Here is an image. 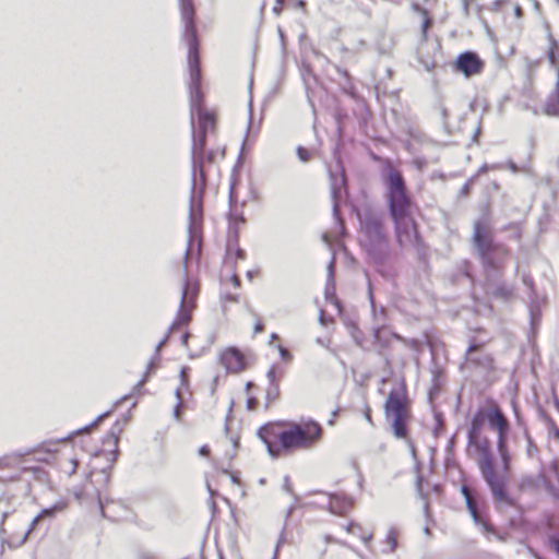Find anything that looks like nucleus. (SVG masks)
I'll use <instances>...</instances> for the list:
<instances>
[{
    "label": "nucleus",
    "mask_w": 559,
    "mask_h": 559,
    "mask_svg": "<svg viewBox=\"0 0 559 559\" xmlns=\"http://www.w3.org/2000/svg\"><path fill=\"white\" fill-rule=\"evenodd\" d=\"M472 247L484 271L486 293L495 299L508 301L513 286L502 277L510 250L495 240L491 229L483 219H476L473 224Z\"/></svg>",
    "instance_id": "1"
},
{
    "label": "nucleus",
    "mask_w": 559,
    "mask_h": 559,
    "mask_svg": "<svg viewBox=\"0 0 559 559\" xmlns=\"http://www.w3.org/2000/svg\"><path fill=\"white\" fill-rule=\"evenodd\" d=\"M179 9L181 20L183 22L182 38L188 45V70H189V107L190 118L194 119V114L198 116V123L200 133H207L210 129L215 126V118L213 114L204 108V94L201 87L202 74L201 63L199 56V39L197 27L194 23L195 10L193 0H179Z\"/></svg>",
    "instance_id": "2"
},
{
    "label": "nucleus",
    "mask_w": 559,
    "mask_h": 559,
    "mask_svg": "<svg viewBox=\"0 0 559 559\" xmlns=\"http://www.w3.org/2000/svg\"><path fill=\"white\" fill-rule=\"evenodd\" d=\"M380 178L384 185V198L396 242L403 247L405 240H411L413 224H417L412 215L413 200L403 174L391 160H385L382 165Z\"/></svg>",
    "instance_id": "3"
},
{
    "label": "nucleus",
    "mask_w": 559,
    "mask_h": 559,
    "mask_svg": "<svg viewBox=\"0 0 559 559\" xmlns=\"http://www.w3.org/2000/svg\"><path fill=\"white\" fill-rule=\"evenodd\" d=\"M359 224V247L366 257L367 262L376 271L385 276V265L392 257L390 233L383 212L365 206L362 210H355Z\"/></svg>",
    "instance_id": "4"
},
{
    "label": "nucleus",
    "mask_w": 559,
    "mask_h": 559,
    "mask_svg": "<svg viewBox=\"0 0 559 559\" xmlns=\"http://www.w3.org/2000/svg\"><path fill=\"white\" fill-rule=\"evenodd\" d=\"M277 456L281 451H293L312 447L322 436V427L313 419L292 423L277 435Z\"/></svg>",
    "instance_id": "5"
},
{
    "label": "nucleus",
    "mask_w": 559,
    "mask_h": 559,
    "mask_svg": "<svg viewBox=\"0 0 559 559\" xmlns=\"http://www.w3.org/2000/svg\"><path fill=\"white\" fill-rule=\"evenodd\" d=\"M383 408L393 436L397 439H405L408 433L407 421L411 418V406L403 380L399 390L392 389L389 392Z\"/></svg>",
    "instance_id": "6"
},
{
    "label": "nucleus",
    "mask_w": 559,
    "mask_h": 559,
    "mask_svg": "<svg viewBox=\"0 0 559 559\" xmlns=\"http://www.w3.org/2000/svg\"><path fill=\"white\" fill-rule=\"evenodd\" d=\"M476 444L479 450L478 466L493 498L499 502L513 506L514 500L508 493L506 478L502 475H499L495 469V459L491 454L489 440L485 439L481 442L477 441Z\"/></svg>",
    "instance_id": "7"
},
{
    "label": "nucleus",
    "mask_w": 559,
    "mask_h": 559,
    "mask_svg": "<svg viewBox=\"0 0 559 559\" xmlns=\"http://www.w3.org/2000/svg\"><path fill=\"white\" fill-rule=\"evenodd\" d=\"M191 128V177H192V194L195 192V177L199 176L201 181L206 180V174L204 170V151L206 146L207 133H200L195 130L194 119H190Z\"/></svg>",
    "instance_id": "8"
},
{
    "label": "nucleus",
    "mask_w": 559,
    "mask_h": 559,
    "mask_svg": "<svg viewBox=\"0 0 559 559\" xmlns=\"http://www.w3.org/2000/svg\"><path fill=\"white\" fill-rule=\"evenodd\" d=\"M206 180L203 182L200 180L199 176L195 177V192L192 194V186L190 187V195H189V212H188V231H189V242L185 252V260H187V255L189 252V248L191 245V235L193 226L198 223V221L202 219V205H203V194L205 189Z\"/></svg>",
    "instance_id": "9"
},
{
    "label": "nucleus",
    "mask_w": 559,
    "mask_h": 559,
    "mask_svg": "<svg viewBox=\"0 0 559 559\" xmlns=\"http://www.w3.org/2000/svg\"><path fill=\"white\" fill-rule=\"evenodd\" d=\"M337 167L340 169V175L334 174L332 170H329L330 177V188H331V199H332V213L335 223L340 226V229L343 230L345 228L344 221L340 214V204L342 200V192L346 186V176L344 173L343 166L338 163Z\"/></svg>",
    "instance_id": "10"
},
{
    "label": "nucleus",
    "mask_w": 559,
    "mask_h": 559,
    "mask_svg": "<svg viewBox=\"0 0 559 559\" xmlns=\"http://www.w3.org/2000/svg\"><path fill=\"white\" fill-rule=\"evenodd\" d=\"M484 67V60L473 50H465L459 53L453 64L454 70L462 73L465 78L480 74Z\"/></svg>",
    "instance_id": "11"
},
{
    "label": "nucleus",
    "mask_w": 559,
    "mask_h": 559,
    "mask_svg": "<svg viewBox=\"0 0 559 559\" xmlns=\"http://www.w3.org/2000/svg\"><path fill=\"white\" fill-rule=\"evenodd\" d=\"M281 427L274 424H264L258 431L257 436L265 444L267 454L271 457H277V433L281 432Z\"/></svg>",
    "instance_id": "12"
},
{
    "label": "nucleus",
    "mask_w": 559,
    "mask_h": 559,
    "mask_svg": "<svg viewBox=\"0 0 559 559\" xmlns=\"http://www.w3.org/2000/svg\"><path fill=\"white\" fill-rule=\"evenodd\" d=\"M219 362L225 367L227 372H240L246 368L243 355L237 347L226 348L219 356Z\"/></svg>",
    "instance_id": "13"
},
{
    "label": "nucleus",
    "mask_w": 559,
    "mask_h": 559,
    "mask_svg": "<svg viewBox=\"0 0 559 559\" xmlns=\"http://www.w3.org/2000/svg\"><path fill=\"white\" fill-rule=\"evenodd\" d=\"M484 407H478L471 418L468 430H467V442L468 445H476L479 440L480 432L483 430L486 418H484Z\"/></svg>",
    "instance_id": "14"
},
{
    "label": "nucleus",
    "mask_w": 559,
    "mask_h": 559,
    "mask_svg": "<svg viewBox=\"0 0 559 559\" xmlns=\"http://www.w3.org/2000/svg\"><path fill=\"white\" fill-rule=\"evenodd\" d=\"M329 502L326 510L332 514L343 515L353 507V499L346 496H340L337 493H326Z\"/></svg>",
    "instance_id": "15"
},
{
    "label": "nucleus",
    "mask_w": 559,
    "mask_h": 559,
    "mask_svg": "<svg viewBox=\"0 0 559 559\" xmlns=\"http://www.w3.org/2000/svg\"><path fill=\"white\" fill-rule=\"evenodd\" d=\"M484 415L488 426L496 431L504 429L510 425L504 414L497 405L484 408Z\"/></svg>",
    "instance_id": "16"
},
{
    "label": "nucleus",
    "mask_w": 559,
    "mask_h": 559,
    "mask_svg": "<svg viewBox=\"0 0 559 559\" xmlns=\"http://www.w3.org/2000/svg\"><path fill=\"white\" fill-rule=\"evenodd\" d=\"M299 73H300V78L302 80L307 96H308V98H310L309 92L312 90V87L314 85L318 84L319 79L314 74L310 62L307 60H304V59L301 60L300 66H299Z\"/></svg>",
    "instance_id": "17"
},
{
    "label": "nucleus",
    "mask_w": 559,
    "mask_h": 559,
    "mask_svg": "<svg viewBox=\"0 0 559 559\" xmlns=\"http://www.w3.org/2000/svg\"><path fill=\"white\" fill-rule=\"evenodd\" d=\"M43 523V519L39 516V514L35 515L34 519L31 521L28 528L20 539H16L14 536H10L5 539V543L10 548H16L23 545L31 536V534L38 530Z\"/></svg>",
    "instance_id": "18"
},
{
    "label": "nucleus",
    "mask_w": 559,
    "mask_h": 559,
    "mask_svg": "<svg viewBox=\"0 0 559 559\" xmlns=\"http://www.w3.org/2000/svg\"><path fill=\"white\" fill-rule=\"evenodd\" d=\"M228 202H229V206H230V210L227 213L228 225H234V226L238 225L240 227V225L246 223V217L241 211L238 212L236 210H233V206L237 202V198L234 194L233 189H230V191H229Z\"/></svg>",
    "instance_id": "19"
},
{
    "label": "nucleus",
    "mask_w": 559,
    "mask_h": 559,
    "mask_svg": "<svg viewBox=\"0 0 559 559\" xmlns=\"http://www.w3.org/2000/svg\"><path fill=\"white\" fill-rule=\"evenodd\" d=\"M185 297H186V288L183 287L181 290V297H180V304H179V310L177 313V318L170 324V326L168 328V331L166 333V334H168V336L177 326L187 324L190 319L189 312L187 310H183Z\"/></svg>",
    "instance_id": "20"
},
{
    "label": "nucleus",
    "mask_w": 559,
    "mask_h": 559,
    "mask_svg": "<svg viewBox=\"0 0 559 559\" xmlns=\"http://www.w3.org/2000/svg\"><path fill=\"white\" fill-rule=\"evenodd\" d=\"M475 345L471 344L466 349V356H469L474 349ZM466 360H469L476 366L483 367L484 369H491L493 365V359L490 355L480 353L476 356L466 357Z\"/></svg>",
    "instance_id": "21"
},
{
    "label": "nucleus",
    "mask_w": 559,
    "mask_h": 559,
    "mask_svg": "<svg viewBox=\"0 0 559 559\" xmlns=\"http://www.w3.org/2000/svg\"><path fill=\"white\" fill-rule=\"evenodd\" d=\"M66 508L67 502L63 500H59L55 502L52 506L44 508L38 514L43 519V522H50L56 518L58 513L64 511Z\"/></svg>",
    "instance_id": "22"
},
{
    "label": "nucleus",
    "mask_w": 559,
    "mask_h": 559,
    "mask_svg": "<svg viewBox=\"0 0 559 559\" xmlns=\"http://www.w3.org/2000/svg\"><path fill=\"white\" fill-rule=\"evenodd\" d=\"M543 109L547 116L559 117V87L548 96Z\"/></svg>",
    "instance_id": "23"
},
{
    "label": "nucleus",
    "mask_w": 559,
    "mask_h": 559,
    "mask_svg": "<svg viewBox=\"0 0 559 559\" xmlns=\"http://www.w3.org/2000/svg\"><path fill=\"white\" fill-rule=\"evenodd\" d=\"M460 491L464 498V501H465V506H466V509L467 511L469 512L473 521L478 524L480 523V520L477 515V511H476V507L474 504V498H473V495L469 492V489L466 485H462L461 488H460Z\"/></svg>",
    "instance_id": "24"
},
{
    "label": "nucleus",
    "mask_w": 559,
    "mask_h": 559,
    "mask_svg": "<svg viewBox=\"0 0 559 559\" xmlns=\"http://www.w3.org/2000/svg\"><path fill=\"white\" fill-rule=\"evenodd\" d=\"M240 227L238 225H228L226 239V253L229 258L233 246L239 245Z\"/></svg>",
    "instance_id": "25"
},
{
    "label": "nucleus",
    "mask_w": 559,
    "mask_h": 559,
    "mask_svg": "<svg viewBox=\"0 0 559 559\" xmlns=\"http://www.w3.org/2000/svg\"><path fill=\"white\" fill-rule=\"evenodd\" d=\"M409 242L418 253H423L426 249L424 239L420 235L418 224H413V229L411 230V240H406Z\"/></svg>",
    "instance_id": "26"
},
{
    "label": "nucleus",
    "mask_w": 559,
    "mask_h": 559,
    "mask_svg": "<svg viewBox=\"0 0 559 559\" xmlns=\"http://www.w3.org/2000/svg\"><path fill=\"white\" fill-rule=\"evenodd\" d=\"M247 257L246 251L239 247V245L233 246L229 258H227V253L225 252V263L230 265L231 270H236L237 260H245Z\"/></svg>",
    "instance_id": "27"
},
{
    "label": "nucleus",
    "mask_w": 559,
    "mask_h": 559,
    "mask_svg": "<svg viewBox=\"0 0 559 559\" xmlns=\"http://www.w3.org/2000/svg\"><path fill=\"white\" fill-rule=\"evenodd\" d=\"M333 117L336 122L337 135L340 139H342L344 134V122L348 119V114L343 108L336 107Z\"/></svg>",
    "instance_id": "28"
},
{
    "label": "nucleus",
    "mask_w": 559,
    "mask_h": 559,
    "mask_svg": "<svg viewBox=\"0 0 559 559\" xmlns=\"http://www.w3.org/2000/svg\"><path fill=\"white\" fill-rule=\"evenodd\" d=\"M372 336L374 343L380 345L382 348H385L390 345L389 332L385 333V329L383 325L373 328Z\"/></svg>",
    "instance_id": "29"
},
{
    "label": "nucleus",
    "mask_w": 559,
    "mask_h": 559,
    "mask_svg": "<svg viewBox=\"0 0 559 559\" xmlns=\"http://www.w3.org/2000/svg\"><path fill=\"white\" fill-rule=\"evenodd\" d=\"M281 391L278 383H269L265 390V407L267 408L280 397Z\"/></svg>",
    "instance_id": "30"
},
{
    "label": "nucleus",
    "mask_w": 559,
    "mask_h": 559,
    "mask_svg": "<svg viewBox=\"0 0 559 559\" xmlns=\"http://www.w3.org/2000/svg\"><path fill=\"white\" fill-rule=\"evenodd\" d=\"M336 71L340 75H342L345 79V83L342 85V88L344 92H346L352 97L355 96V87L350 82V74L347 70L341 69L340 67H336Z\"/></svg>",
    "instance_id": "31"
},
{
    "label": "nucleus",
    "mask_w": 559,
    "mask_h": 559,
    "mask_svg": "<svg viewBox=\"0 0 559 559\" xmlns=\"http://www.w3.org/2000/svg\"><path fill=\"white\" fill-rule=\"evenodd\" d=\"M385 542L390 545V547H389V549H383L382 551L384 554L394 552L395 549L397 548V532L395 528L389 530L386 537H385Z\"/></svg>",
    "instance_id": "32"
},
{
    "label": "nucleus",
    "mask_w": 559,
    "mask_h": 559,
    "mask_svg": "<svg viewBox=\"0 0 559 559\" xmlns=\"http://www.w3.org/2000/svg\"><path fill=\"white\" fill-rule=\"evenodd\" d=\"M510 431V425L507 428L497 431V450L508 448V436Z\"/></svg>",
    "instance_id": "33"
},
{
    "label": "nucleus",
    "mask_w": 559,
    "mask_h": 559,
    "mask_svg": "<svg viewBox=\"0 0 559 559\" xmlns=\"http://www.w3.org/2000/svg\"><path fill=\"white\" fill-rule=\"evenodd\" d=\"M433 419H435V427H433L432 432L436 437H438L444 430L443 415L440 412H435Z\"/></svg>",
    "instance_id": "34"
},
{
    "label": "nucleus",
    "mask_w": 559,
    "mask_h": 559,
    "mask_svg": "<svg viewBox=\"0 0 559 559\" xmlns=\"http://www.w3.org/2000/svg\"><path fill=\"white\" fill-rule=\"evenodd\" d=\"M324 297L328 302H331V304L335 305L336 307H340V301L335 295V288L332 292L331 282H329V280H326V284H325V288H324Z\"/></svg>",
    "instance_id": "35"
},
{
    "label": "nucleus",
    "mask_w": 559,
    "mask_h": 559,
    "mask_svg": "<svg viewBox=\"0 0 559 559\" xmlns=\"http://www.w3.org/2000/svg\"><path fill=\"white\" fill-rule=\"evenodd\" d=\"M543 485L546 491L555 499H559V487L552 484L547 477L543 476Z\"/></svg>",
    "instance_id": "36"
},
{
    "label": "nucleus",
    "mask_w": 559,
    "mask_h": 559,
    "mask_svg": "<svg viewBox=\"0 0 559 559\" xmlns=\"http://www.w3.org/2000/svg\"><path fill=\"white\" fill-rule=\"evenodd\" d=\"M499 452V455H500V459H501V463H502V468L504 472H508L509 467H510V462H511V455H510V452H509V449H501V450H498Z\"/></svg>",
    "instance_id": "37"
},
{
    "label": "nucleus",
    "mask_w": 559,
    "mask_h": 559,
    "mask_svg": "<svg viewBox=\"0 0 559 559\" xmlns=\"http://www.w3.org/2000/svg\"><path fill=\"white\" fill-rule=\"evenodd\" d=\"M481 525H483L484 532L486 534H488V535L492 534L500 542H504L506 540V536L500 534V533H498L490 523L484 522Z\"/></svg>",
    "instance_id": "38"
},
{
    "label": "nucleus",
    "mask_w": 559,
    "mask_h": 559,
    "mask_svg": "<svg viewBox=\"0 0 559 559\" xmlns=\"http://www.w3.org/2000/svg\"><path fill=\"white\" fill-rule=\"evenodd\" d=\"M549 41H550V47L548 48L547 50V57H548V60L551 64H555L556 63V48H557V41L554 39V37L551 35H549Z\"/></svg>",
    "instance_id": "39"
},
{
    "label": "nucleus",
    "mask_w": 559,
    "mask_h": 559,
    "mask_svg": "<svg viewBox=\"0 0 559 559\" xmlns=\"http://www.w3.org/2000/svg\"><path fill=\"white\" fill-rule=\"evenodd\" d=\"M111 412H112V411L110 409V411H106V412L102 413L100 415H98V416L94 419V421H92L91 424H88V425H86V426H84V427H82V428L78 429L76 431H74V432H73V435H74V433H78V432H80V431H83V430H87V429H90L92 426L98 425V424H99L100 421H103V420H104V419H105V418H106V417H107Z\"/></svg>",
    "instance_id": "40"
},
{
    "label": "nucleus",
    "mask_w": 559,
    "mask_h": 559,
    "mask_svg": "<svg viewBox=\"0 0 559 559\" xmlns=\"http://www.w3.org/2000/svg\"><path fill=\"white\" fill-rule=\"evenodd\" d=\"M389 336L393 337L394 340H396L399 342L407 344V345H409L412 347H415V346L418 345V341L417 340H415V338L406 340L405 337H403L402 335H400L399 333L393 332V331L389 332Z\"/></svg>",
    "instance_id": "41"
},
{
    "label": "nucleus",
    "mask_w": 559,
    "mask_h": 559,
    "mask_svg": "<svg viewBox=\"0 0 559 559\" xmlns=\"http://www.w3.org/2000/svg\"><path fill=\"white\" fill-rule=\"evenodd\" d=\"M111 502H112L111 499H108V498L103 499L99 493L97 495V504H98V508L100 511V515L103 518L110 519V516H108L106 513V507Z\"/></svg>",
    "instance_id": "42"
},
{
    "label": "nucleus",
    "mask_w": 559,
    "mask_h": 559,
    "mask_svg": "<svg viewBox=\"0 0 559 559\" xmlns=\"http://www.w3.org/2000/svg\"><path fill=\"white\" fill-rule=\"evenodd\" d=\"M549 546L555 550V552L559 556V534L555 533L548 537Z\"/></svg>",
    "instance_id": "43"
},
{
    "label": "nucleus",
    "mask_w": 559,
    "mask_h": 559,
    "mask_svg": "<svg viewBox=\"0 0 559 559\" xmlns=\"http://www.w3.org/2000/svg\"><path fill=\"white\" fill-rule=\"evenodd\" d=\"M511 405H512V409H513V413H514V417H515L516 424L519 426H523L524 425V420H523V417L521 415V412H520V408H519L516 402L514 400H512L511 401Z\"/></svg>",
    "instance_id": "44"
},
{
    "label": "nucleus",
    "mask_w": 559,
    "mask_h": 559,
    "mask_svg": "<svg viewBox=\"0 0 559 559\" xmlns=\"http://www.w3.org/2000/svg\"><path fill=\"white\" fill-rule=\"evenodd\" d=\"M296 153H297V156L298 158L301 160V162H308L310 159V153L309 151L304 147V146H297L296 148Z\"/></svg>",
    "instance_id": "45"
},
{
    "label": "nucleus",
    "mask_w": 559,
    "mask_h": 559,
    "mask_svg": "<svg viewBox=\"0 0 559 559\" xmlns=\"http://www.w3.org/2000/svg\"><path fill=\"white\" fill-rule=\"evenodd\" d=\"M277 349H278L280 357L284 361L287 362V361H290L293 359L292 353L286 347H284L283 345H278Z\"/></svg>",
    "instance_id": "46"
},
{
    "label": "nucleus",
    "mask_w": 559,
    "mask_h": 559,
    "mask_svg": "<svg viewBox=\"0 0 559 559\" xmlns=\"http://www.w3.org/2000/svg\"><path fill=\"white\" fill-rule=\"evenodd\" d=\"M122 431V425L119 420H117L110 429L109 436L115 439V443H117V439L119 433Z\"/></svg>",
    "instance_id": "47"
},
{
    "label": "nucleus",
    "mask_w": 559,
    "mask_h": 559,
    "mask_svg": "<svg viewBox=\"0 0 559 559\" xmlns=\"http://www.w3.org/2000/svg\"><path fill=\"white\" fill-rule=\"evenodd\" d=\"M328 280L331 282V288L334 289V257L329 262L328 265Z\"/></svg>",
    "instance_id": "48"
},
{
    "label": "nucleus",
    "mask_w": 559,
    "mask_h": 559,
    "mask_svg": "<svg viewBox=\"0 0 559 559\" xmlns=\"http://www.w3.org/2000/svg\"><path fill=\"white\" fill-rule=\"evenodd\" d=\"M368 299L370 302L371 312L376 318L377 317V307H376L374 296H373V292H372V287H371L370 283L368 285Z\"/></svg>",
    "instance_id": "49"
},
{
    "label": "nucleus",
    "mask_w": 559,
    "mask_h": 559,
    "mask_svg": "<svg viewBox=\"0 0 559 559\" xmlns=\"http://www.w3.org/2000/svg\"><path fill=\"white\" fill-rule=\"evenodd\" d=\"M234 406H235V401L234 400H230L229 402V406H228V411H227V414H226V417H225V432L228 433L229 432V427H228V420L230 419L231 417V414H233V409H234Z\"/></svg>",
    "instance_id": "50"
},
{
    "label": "nucleus",
    "mask_w": 559,
    "mask_h": 559,
    "mask_svg": "<svg viewBox=\"0 0 559 559\" xmlns=\"http://www.w3.org/2000/svg\"><path fill=\"white\" fill-rule=\"evenodd\" d=\"M284 537H285V526L283 527V530H282V532L280 534V537H278V540H277V544H276V547H275L274 555H273L272 559H277L278 550H280V547H281L282 543L284 542Z\"/></svg>",
    "instance_id": "51"
},
{
    "label": "nucleus",
    "mask_w": 559,
    "mask_h": 559,
    "mask_svg": "<svg viewBox=\"0 0 559 559\" xmlns=\"http://www.w3.org/2000/svg\"><path fill=\"white\" fill-rule=\"evenodd\" d=\"M175 394H176V396L178 399V402H177L176 406L174 407V417L179 419L180 404H181L179 389H176Z\"/></svg>",
    "instance_id": "52"
},
{
    "label": "nucleus",
    "mask_w": 559,
    "mask_h": 559,
    "mask_svg": "<svg viewBox=\"0 0 559 559\" xmlns=\"http://www.w3.org/2000/svg\"><path fill=\"white\" fill-rule=\"evenodd\" d=\"M431 25V21L430 19L428 17L427 15V12L425 11V19L423 21V24H421V33H423V36L426 37L427 35V29L428 27Z\"/></svg>",
    "instance_id": "53"
},
{
    "label": "nucleus",
    "mask_w": 559,
    "mask_h": 559,
    "mask_svg": "<svg viewBox=\"0 0 559 559\" xmlns=\"http://www.w3.org/2000/svg\"><path fill=\"white\" fill-rule=\"evenodd\" d=\"M507 167L513 174H519L522 171V168L511 159L507 162Z\"/></svg>",
    "instance_id": "54"
},
{
    "label": "nucleus",
    "mask_w": 559,
    "mask_h": 559,
    "mask_svg": "<svg viewBox=\"0 0 559 559\" xmlns=\"http://www.w3.org/2000/svg\"><path fill=\"white\" fill-rule=\"evenodd\" d=\"M138 559H162V558L153 552L142 551L138 555Z\"/></svg>",
    "instance_id": "55"
},
{
    "label": "nucleus",
    "mask_w": 559,
    "mask_h": 559,
    "mask_svg": "<svg viewBox=\"0 0 559 559\" xmlns=\"http://www.w3.org/2000/svg\"><path fill=\"white\" fill-rule=\"evenodd\" d=\"M285 0H275V5L273 7L272 11L275 15H280L283 11V4Z\"/></svg>",
    "instance_id": "56"
},
{
    "label": "nucleus",
    "mask_w": 559,
    "mask_h": 559,
    "mask_svg": "<svg viewBox=\"0 0 559 559\" xmlns=\"http://www.w3.org/2000/svg\"><path fill=\"white\" fill-rule=\"evenodd\" d=\"M266 377H267L269 383H277L276 382V371H275V367L274 366H272L267 370Z\"/></svg>",
    "instance_id": "57"
},
{
    "label": "nucleus",
    "mask_w": 559,
    "mask_h": 559,
    "mask_svg": "<svg viewBox=\"0 0 559 559\" xmlns=\"http://www.w3.org/2000/svg\"><path fill=\"white\" fill-rule=\"evenodd\" d=\"M364 418L370 424V425H373V421H372V416H371V408L368 404L365 405L364 407Z\"/></svg>",
    "instance_id": "58"
},
{
    "label": "nucleus",
    "mask_w": 559,
    "mask_h": 559,
    "mask_svg": "<svg viewBox=\"0 0 559 559\" xmlns=\"http://www.w3.org/2000/svg\"><path fill=\"white\" fill-rule=\"evenodd\" d=\"M283 489H284L286 492H288V493H290V495H293V496L295 495V493L293 492V488H292V485H290L289 476H285V477H284V480H283Z\"/></svg>",
    "instance_id": "59"
},
{
    "label": "nucleus",
    "mask_w": 559,
    "mask_h": 559,
    "mask_svg": "<svg viewBox=\"0 0 559 559\" xmlns=\"http://www.w3.org/2000/svg\"><path fill=\"white\" fill-rule=\"evenodd\" d=\"M297 500H298V497H297L296 495H294V503H293V504H290V506L287 508L286 513H285V519H286V521L292 516V514H293L294 510L296 509L295 503L297 502Z\"/></svg>",
    "instance_id": "60"
},
{
    "label": "nucleus",
    "mask_w": 559,
    "mask_h": 559,
    "mask_svg": "<svg viewBox=\"0 0 559 559\" xmlns=\"http://www.w3.org/2000/svg\"><path fill=\"white\" fill-rule=\"evenodd\" d=\"M156 369V365L154 364L153 360H151L148 364H147V367H146V370L143 374V377H146V379L150 377V374Z\"/></svg>",
    "instance_id": "61"
},
{
    "label": "nucleus",
    "mask_w": 559,
    "mask_h": 559,
    "mask_svg": "<svg viewBox=\"0 0 559 559\" xmlns=\"http://www.w3.org/2000/svg\"><path fill=\"white\" fill-rule=\"evenodd\" d=\"M187 372H188V368L187 367H181L179 376H180V380H181L182 385H187V383H188V380H187V377H186Z\"/></svg>",
    "instance_id": "62"
},
{
    "label": "nucleus",
    "mask_w": 559,
    "mask_h": 559,
    "mask_svg": "<svg viewBox=\"0 0 559 559\" xmlns=\"http://www.w3.org/2000/svg\"><path fill=\"white\" fill-rule=\"evenodd\" d=\"M258 404V401L255 397H248L247 400V408L249 411H253Z\"/></svg>",
    "instance_id": "63"
},
{
    "label": "nucleus",
    "mask_w": 559,
    "mask_h": 559,
    "mask_svg": "<svg viewBox=\"0 0 559 559\" xmlns=\"http://www.w3.org/2000/svg\"><path fill=\"white\" fill-rule=\"evenodd\" d=\"M198 453L201 455V456H207L210 454V448L209 445L204 444V445H201L199 449H198Z\"/></svg>",
    "instance_id": "64"
}]
</instances>
